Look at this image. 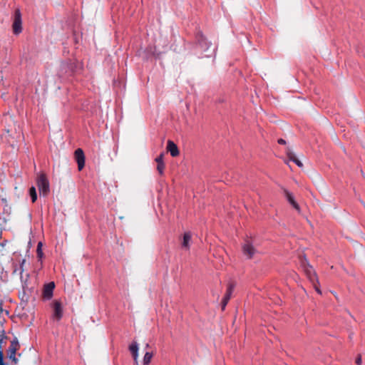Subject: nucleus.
<instances>
[{
	"label": "nucleus",
	"instance_id": "10",
	"mask_svg": "<svg viewBox=\"0 0 365 365\" xmlns=\"http://www.w3.org/2000/svg\"><path fill=\"white\" fill-rule=\"evenodd\" d=\"M233 289H234V285L232 284H230L228 285L227 292H226L225 297H223L222 303H221L222 310H224L225 309V307L227 304V303L231 297Z\"/></svg>",
	"mask_w": 365,
	"mask_h": 365
},
{
	"label": "nucleus",
	"instance_id": "7",
	"mask_svg": "<svg viewBox=\"0 0 365 365\" xmlns=\"http://www.w3.org/2000/svg\"><path fill=\"white\" fill-rule=\"evenodd\" d=\"M75 158L78 163V170H82L85 165V156L83 151L81 148L75 151Z\"/></svg>",
	"mask_w": 365,
	"mask_h": 365
},
{
	"label": "nucleus",
	"instance_id": "12",
	"mask_svg": "<svg viewBox=\"0 0 365 365\" xmlns=\"http://www.w3.org/2000/svg\"><path fill=\"white\" fill-rule=\"evenodd\" d=\"M284 194L288 202L299 212L300 207L299 205L297 203V202L294 200L292 194L287 190H284Z\"/></svg>",
	"mask_w": 365,
	"mask_h": 365
},
{
	"label": "nucleus",
	"instance_id": "27",
	"mask_svg": "<svg viewBox=\"0 0 365 365\" xmlns=\"http://www.w3.org/2000/svg\"><path fill=\"white\" fill-rule=\"evenodd\" d=\"M1 341H2V340H1V339H0V344L1 343Z\"/></svg>",
	"mask_w": 365,
	"mask_h": 365
},
{
	"label": "nucleus",
	"instance_id": "25",
	"mask_svg": "<svg viewBox=\"0 0 365 365\" xmlns=\"http://www.w3.org/2000/svg\"><path fill=\"white\" fill-rule=\"evenodd\" d=\"M278 143H279L281 145H284V144H286V141L284 139L280 138L278 140Z\"/></svg>",
	"mask_w": 365,
	"mask_h": 365
},
{
	"label": "nucleus",
	"instance_id": "1",
	"mask_svg": "<svg viewBox=\"0 0 365 365\" xmlns=\"http://www.w3.org/2000/svg\"><path fill=\"white\" fill-rule=\"evenodd\" d=\"M36 184L40 192V195L46 196L50 191L49 182L45 173H41L38 175L36 178Z\"/></svg>",
	"mask_w": 365,
	"mask_h": 365
},
{
	"label": "nucleus",
	"instance_id": "26",
	"mask_svg": "<svg viewBox=\"0 0 365 365\" xmlns=\"http://www.w3.org/2000/svg\"><path fill=\"white\" fill-rule=\"evenodd\" d=\"M316 290H317V292L318 293L321 294L320 290H319L317 287H316Z\"/></svg>",
	"mask_w": 365,
	"mask_h": 365
},
{
	"label": "nucleus",
	"instance_id": "19",
	"mask_svg": "<svg viewBox=\"0 0 365 365\" xmlns=\"http://www.w3.org/2000/svg\"><path fill=\"white\" fill-rule=\"evenodd\" d=\"M29 194L31 197L32 202H36V200H37V194H36V188L34 186H32L29 189Z\"/></svg>",
	"mask_w": 365,
	"mask_h": 365
},
{
	"label": "nucleus",
	"instance_id": "15",
	"mask_svg": "<svg viewBox=\"0 0 365 365\" xmlns=\"http://www.w3.org/2000/svg\"><path fill=\"white\" fill-rule=\"evenodd\" d=\"M305 272L308 277V278L309 279V280L312 282V283H314V282H317V274L316 273L314 272V269H312V267H307L305 269Z\"/></svg>",
	"mask_w": 365,
	"mask_h": 365
},
{
	"label": "nucleus",
	"instance_id": "20",
	"mask_svg": "<svg viewBox=\"0 0 365 365\" xmlns=\"http://www.w3.org/2000/svg\"><path fill=\"white\" fill-rule=\"evenodd\" d=\"M41 247H42V242H39L38 243L37 249H36L37 257L39 259H41L43 256V253Z\"/></svg>",
	"mask_w": 365,
	"mask_h": 365
},
{
	"label": "nucleus",
	"instance_id": "11",
	"mask_svg": "<svg viewBox=\"0 0 365 365\" xmlns=\"http://www.w3.org/2000/svg\"><path fill=\"white\" fill-rule=\"evenodd\" d=\"M167 150L173 157H176L179 155L178 146L172 140L168 141Z\"/></svg>",
	"mask_w": 365,
	"mask_h": 365
},
{
	"label": "nucleus",
	"instance_id": "6",
	"mask_svg": "<svg viewBox=\"0 0 365 365\" xmlns=\"http://www.w3.org/2000/svg\"><path fill=\"white\" fill-rule=\"evenodd\" d=\"M53 317L57 321H59L63 317V307L61 303L58 301H55L53 304Z\"/></svg>",
	"mask_w": 365,
	"mask_h": 365
},
{
	"label": "nucleus",
	"instance_id": "17",
	"mask_svg": "<svg viewBox=\"0 0 365 365\" xmlns=\"http://www.w3.org/2000/svg\"><path fill=\"white\" fill-rule=\"evenodd\" d=\"M129 350L132 353V355L138 354V344L136 342L132 343L129 346Z\"/></svg>",
	"mask_w": 365,
	"mask_h": 365
},
{
	"label": "nucleus",
	"instance_id": "13",
	"mask_svg": "<svg viewBox=\"0 0 365 365\" xmlns=\"http://www.w3.org/2000/svg\"><path fill=\"white\" fill-rule=\"evenodd\" d=\"M284 194L288 202L299 212L300 207L299 205L297 203V202L294 200L292 194L287 190H284Z\"/></svg>",
	"mask_w": 365,
	"mask_h": 365
},
{
	"label": "nucleus",
	"instance_id": "22",
	"mask_svg": "<svg viewBox=\"0 0 365 365\" xmlns=\"http://www.w3.org/2000/svg\"><path fill=\"white\" fill-rule=\"evenodd\" d=\"M155 161L157 163V164H159V163H164L163 162V153H161L159 156H158L156 158H155Z\"/></svg>",
	"mask_w": 365,
	"mask_h": 365
},
{
	"label": "nucleus",
	"instance_id": "4",
	"mask_svg": "<svg viewBox=\"0 0 365 365\" xmlns=\"http://www.w3.org/2000/svg\"><path fill=\"white\" fill-rule=\"evenodd\" d=\"M242 252L247 259H252L257 253V250L250 240H247L242 246Z\"/></svg>",
	"mask_w": 365,
	"mask_h": 365
},
{
	"label": "nucleus",
	"instance_id": "23",
	"mask_svg": "<svg viewBox=\"0 0 365 365\" xmlns=\"http://www.w3.org/2000/svg\"><path fill=\"white\" fill-rule=\"evenodd\" d=\"M356 364L357 365H361V363H362V360H361V355H359L357 356V357L356 358V361H355Z\"/></svg>",
	"mask_w": 365,
	"mask_h": 365
},
{
	"label": "nucleus",
	"instance_id": "21",
	"mask_svg": "<svg viewBox=\"0 0 365 365\" xmlns=\"http://www.w3.org/2000/svg\"><path fill=\"white\" fill-rule=\"evenodd\" d=\"M164 169H165V164L164 163H160L157 165V170H158V173L160 175L163 174Z\"/></svg>",
	"mask_w": 365,
	"mask_h": 365
},
{
	"label": "nucleus",
	"instance_id": "24",
	"mask_svg": "<svg viewBox=\"0 0 365 365\" xmlns=\"http://www.w3.org/2000/svg\"><path fill=\"white\" fill-rule=\"evenodd\" d=\"M133 359H134V362H135V365H138V354L133 355Z\"/></svg>",
	"mask_w": 365,
	"mask_h": 365
},
{
	"label": "nucleus",
	"instance_id": "8",
	"mask_svg": "<svg viewBox=\"0 0 365 365\" xmlns=\"http://www.w3.org/2000/svg\"><path fill=\"white\" fill-rule=\"evenodd\" d=\"M19 346V343L17 341H11L10 346L9 348V357L12 361L15 364L18 362V359L16 357V352Z\"/></svg>",
	"mask_w": 365,
	"mask_h": 365
},
{
	"label": "nucleus",
	"instance_id": "16",
	"mask_svg": "<svg viewBox=\"0 0 365 365\" xmlns=\"http://www.w3.org/2000/svg\"><path fill=\"white\" fill-rule=\"evenodd\" d=\"M287 155L289 160L294 162V163H296V165H297V166L300 168L302 167L303 165L302 162L296 158L294 153L289 152Z\"/></svg>",
	"mask_w": 365,
	"mask_h": 365
},
{
	"label": "nucleus",
	"instance_id": "5",
	"mask_svg": "<svg viewBox=\"0 0 365 365\" xmlns=\"http://www.w3.org/2000/svg\"><path fill=\"white\" fill-rule=\"evenodd\" d=\"M197 47L203 52L207 51L211 45L210 43L207 41L202 34H197Z\"/></svg>",
	"mask_w": 365,
	"mask_h": 365
},
{
	"label": "nucleus",
	"instance_id": "18",
	"mask_svg": "<svg viewBox=\"0 0 365 365\" xmlns=\"http://www.w3.org/2000/svg\"><path fill=\"white\" fill-rule=\"evenodd\" d=\"M153 357V353L146 352L143 357V365H148Z\"/></svg>",
	"mask_w": 365,
	"mask_h": 365
},
{
	"label": "nucleus",
	"instance_id": "2",
	"mask_svg": "<svg viewBox=\"0 0 365 365\" xmlns=\"http://www.w3.org/2000/svg\"><path fill=\"white\" fill-rule=\"evenodd\" d=\"M12 29L14 34L16 35L22 31L21 14L19 9H16L14 14Z\"/></svg>",
	"mask_w": 365,
	"mask_h": 365
},
{
	"label": "nucleus",
	"instance_id": "3",
	"mask_svg": "<svg viewBox=\"0 0 365 365\" xmlns=\"http://www.w3.org/2000/svg\"><path fill=\"white\" fill-rule=\"evenodd\" d=\"M78 67V63L76 61L68 60L61 63V72L64 74L71 75L77 70Z\"/></svg>",
	"mask_w": 365,
	"mask_h": 365
},
{
	"label": "nucleus",
	"instance_id": "9",
	"mask_svg": "<svg viewBox=\"0 0 365 365\" xmlns=\"http://www.w3.org/2000/svg\"><path fill=\"white\" fill-rule=\"evenodd\" d=\"M55 288L54 282H51L46 284L43 289V297L46 299H50L53 296V289Z\"/></svg>",
	"mask_w": 365,
	"mask_h": 365
},
{
	"label": "nucleus",
	"instance_id": "14",
	"mask_svg": "<svg viewBox=\"0 0 365 365\" xmlns=\"http://www.w3.org/2000/svg\"><path fill=\"white\" fill-rule=\"evenodd\" d=\"M192 236L190 232H185L183 236V240L182 242V247L185 250H189L190 242H191Z\"/></svg>",
	"mask_w": 365,
	"mask_h": 365
}]
</instances>
